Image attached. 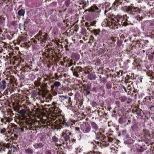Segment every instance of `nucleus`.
Returning a JSON list of instances; mask_svg holds the SVG:
<instances>
[{
	"label": "nucleus",
	"mask_w": 154,
	"mask_h": 154,
	"mask_svg": "<svg viewBox=\"0 0 154 154\" xmlns=\"http://www.w3.org/2000/svg\"><path fill=\"white\" fill-rule=\"evenodd\" d=\"M57 103L53 102L51 104L42 105L38 108L41 112H42L47 113H51L50 118L47 120V122L50 124L55 126L54 128H51L53 130H57L60 129L61 128L69 127L70 125L66 122L64 117L59 114L60 113L62 110L57 106Z\"/></svg>",
	"instance_id": "nucleus-1"
},
{
	"label": "nucleus",
	"mask_w": 154,
	"mask_h": 154,
	"mask_svg": "<svg viewBox=\"0 0 154 154\" xmlns=\"http://www.w3.org/2000/svg\"><path fill=\"white\" fill-rule=\"evenodd\" d=\"M130 0H115L113 3L110 9H114L121 5L122 7V10L126 12L131 15H134L137 13L140 12L141 10L138 7H135L133 5L127 6L130 2Z\"/></svg>",
	"instance_id": "nucleus-4"
},
{
	"label": "nucleus",
	"mask_w": 154,
	"mask_h": 154,
	"mask_svg": "<svg viewBox=\"0 0 154 154\" xmlns=\"http://www.w3.org/2000/svg\"><path fill=\"white\" fill-rule=\"evenodd\" d=\"M140 10H141L140 12H137L135 14H138V13H140L141 12H142L143 11H146V7L145 6H142L141 7V8H138Z\"/></svg>",
	"instance_id": "nucleus-56"
},
{
	"label": "nucleus",
	"mask_w": 154,
	"mask_h": 154,
	"mask_svg": "<svg viewBox=\"0 0 154 154\" xmlns=\"http://www.w3.org/2000/svg\"><path fill=\"white\" fill-rule=\"evenodd\" d=\"M59 99L61 102H63V104H66V101L69 99L68 96L67 95H60L59 96Z\"/></svg>",
	"instance_id": "nucleus-28"
},
{
	"label": "nucleus",
	"mask_w": 154,
	"mask_h": 154,
	"mask_svg": "<svg viewBox=\"0 0 154 154\" xmlns=\"http://www.w3.org/2000/svg\"><path fill=\"white\" fill-rule=\"evenodd\" d=\"M90 124L91 126V127L92 129V130L91 131L92 133H96V132H97L99 130L101 129V128H99L98 125L95 122L93 121H91Z\"/></svg>",
	"instance_id": "nucleus-20"
},
{
	"label": "nucleus",
	"mask_w": 154,
	"mask_h": 154,
	"mask_svg": "<svg viewBox=\"0 0 154 154\" xmlns=\"http://www.w3.org/2000/svg\"><path fill=\"white\" fill-rule=\"evenodd\" d=\"M98 115L95 116V119H99L100 117L102 118L104 117L103 114H104V112L103 111V108H99V109L98 108Z\"/></svg>",
	"instance_id": "nucleus-27"
},
{
	"label": "nucleus",
	"mask_w": 154,
	"mask_h": 154,
	"mask_svg": "<svg viewBox=\"0 0 154 154\" xmlns=\"http://www.w3.org/2000/svg\"><path fill=\"white\" fill-rule=\"evenodd\" d=\"M32 120L30 118V117L29 116V117L25 116L24 118H22L20 116V130L21 131H24V130H27L29 129L33 130L34 129H39L40 128H48L49 129L51 128H54L55 126L52 125L50 124V123L47 122L46 119H42L40 120L39 122H37V124L32 123Z\"/></svg>",
	"instance_id": "nucleus-2"
},
{
	"label": "nucleus",
	"mask_w": 154,
	"mask_h": 154,
	"mask_svg": "<svg viewBox=\"0 0 154 154\" xmlns=\"http://www.w3.org/2000/svg\"><path fill=\"white\" fill-rule=\"evenodd\" d=\"M140 60L137 59H135L133 63V65L137 69L139 70H140L141 68V65L140 63Z\"/></svg>",
	"instance_id": "nucleus-26"
},
{
	"label": "nucleus",
	"mask_w": 154,
	"mask_h": 154,
	"mask_svg": "<svg viewBox=\"0 0 154 154\" xmlns=\"http://www.w3.org/2000/svg\"><path fill=\"white\" fill-rule=\"evenodd\" d=\"M14 110L18 113H19V107L17 105V103L14 106Z\"/></svg>",
	"instance_id": "nucleus-57"
},
{
	"label": "nucleus",
	"mask_w": 154,
	"mask_h": 154,
	"mask_svg": "<svg viewBox=\"0 0 154 154\" xmlns=\"http://www.w3.org/2000/svg\"><path fill=\"white\" fill-rule=\"evenodd\" d=\"M117 39L116 37H112L108 39V42L109 43V44H112V46H113Z\"/></svg>",
	"instance_id": "nucleus-30"
},
{
	"label": "nucleus",
	"mask_w": 154,
	"mask_h": 154,
	"mask_svg": "<svg viewBox=\"0 0 154 154\" xmlns=\"http://www.w3.org/2000/svg\"><path fill=\"white\" fill-rule=\"evenodd\" d=\"M119 123L120 124H124L125 126H126V119L123 117H121L118 120Z\"/></svg>",
	"instance_id": "nucleus-38"
},
{
	"label": "nucleus",
	"mask_w": 154,
	"mask_h": 154,
	"mask_svg": "<svg viewBox=\"0 0 154 154\" xmlns=\"http://www.w3.org/2000/svg\"><path fill=\"white\" fill-rule=\"evenodd\" d=\"M77 117L78 120V121H79L82 120V119H84L85 117V116L84 114V113H82L81 114H79L77 116Z\"/></svg>",
	"instance_id": "nucleus-44"
},
{
	"label": "nucleus",
	"mask_w": 154,
	"mask_h": 154,
	"mask_svg": "<svg viewBox=\"0 0 154 154\" xmlns=\"http://www.w3.org/2000/svg\"><path fill=\"white\" fill-rule=\"evenodd\" d=\"M94 141L95 142V143L96 144V145H97V146L98 147H100L102 148V146L103 145L106 146L105 145L103 144V142H102V143L99 142H97L95 140Z\"/></svg>",
	"instance_id": "nucleus-52"
},
{
	"label": "nucleus",
	"mask_w": 154,
	"mask_h": 154,
	"mask_svg": "<svg viewBox=\"0 0 154 154\" xmlns=\"http://www.w3.org/2000/svg\"><path fill=\"white\" fill-rule=\"evenodd\" d=\"M87 11L91 12L93 13L94 17L95 18H97L99 17L101 11L96 5L94 4L90 7L88 9L85 10V12H86Z\"/></svg>",
	"instance_id": "nucleus-11"
},
{
	"label": "nucleus",
	"mask_w": 154,
	"mask_h": 154,
	"mask_svg": "<svg viewBox=\"0 0 154 154\" xmlns=\"http://www.w3.org/2000/svg\"><path fill=\"white\" fill-rule=\"evenodd\" d=\"M85 18L87 20H89V22H86L85 23V26L87 27V29H89V28L91 26H95L97 21L96 20H91V18L86 16Z\"/></svg>",
	"instance_id": "nucleus-18"
},
{
	"label": "nucleus",
	"mask_w": 154,
	"mask_h": 154,
	"mask_svg": "<svg viewBox=\"0 0 154 154\" xmlns=\"http://www.w3.org/2000/svg\"><path fill=\"white\" fill-rule=\"evenodd\" d=\"M55 152L52 150H47L45 154H55Z\"/></svg>",
	"instance_id": "nucleus-49"
},
{
	"label": "nucleus",
	"mask_w": 154,
	"mask_h": 154,
	"mask_svg": "<svg viewBox=\"0 0 154 154\" xmlns=\"http://www.w3.org/2000/svg\"><path fill=\"white\" fill-rule=\"evenodd\" d=\"M83 86V93L85 95L87 96L90 94L91 87L89 85H84Z\"/></svg>",
	"instance_id": "nucleus-22"
},
{
	"label": "nucleus",
	"mask_w": 154,
	"mask_h": 154,
	"mask_svg": "<svg viewBox=\"0 0 154 154\" xmlns=\"http://www.w3.org/2000/svg\"><path fill=\"white\" fill-rule=\"evenodd\" d=\"M2 89H4L6 87V86L5 85L6 82L5 80H3L2 81Z\"/></svg>",
	"instance_id": "nucleus-64"
},
{
	"label": "nucleus",
	"mask_w": 154,
	"mask_h": 154,
	"mask_svg": "<svg viewBox=\"0 0 154 154\" xmlns=\"http://www.w3.org/2000/svg\"><path fill=\"white\" fill-rule=\"evenodd\" d=\"M72 134L70 131L67 130H64L60 135V142L62 144H67L68 141H70V136Z\"/></svg>",
	"instance_id": "nucleus-9"
},
{
	"label": "nucleus",
	"mask_w": 154,
	"mask_h": 154,
	"mask_svg": "<svg viewBox=\"0 0 154 154\" xmlns=\"http://www.w3.org/2000/svg\"><path fill=\"white\" fill-rule=\"evenodd\" d=\"M104 133V131L102 129L100 130L99 131L94 133L95 134V139L98 140H100L103 142V144L106 146L112 145V143L115 142V139L112 137L108 136L106 137L102 133Z\"/></svg>",
	"instance_id": "nucleus-5"
},
{
	"label": "nucleus",
	"mask_w": 154,
	"mask_h": 154,
	"mask_svg": "<svg viewBox=\"0 0 154 154\" xmlns=\"http://www.w3.org/2000/svg\"><path fill=\"white\" fill-rule=\"evenodd\" d=\"M88 75V79L90 80H94L95 79L96 76L94 73H89V72Z\"/></svg>",
	"instance_id": "nucleus-34"
},
{
	"label": "nucleus",
	"mask_w": 154,
	"mask_h": 154,
	"mask_svg": "<svg viewBox=\"0 0 154 154\" xmlns=\"http://www.w3.org/2000/svg\"><path fill=\"white\" fill-rule=\"evenodd\" d=\"M22 97V95L20 94V116L21 117H22V118H24L25 116L29 117V115L26 111L28 108V102L25 99H20Z\"/></svg>",
	"instance_id": "nucleus-8"
},
{
	"label": "nucleus",
	"mask_w": 154,
	"mask_h": 154,
	"mask_svg": "<svg viewBox=\"0 0 154 154\" xmlns=\"http://www.w3.org/2000/svg\"><path fill=\"white\" fill-rule=\"evenodd\" d=\"M25 152L28 154H32L33 153V150L31 148H28L25 149Z\"/></svg>",
	"instance_id": "nucleus-46"
},
{
	"label": "nucleus",
	"mask_w": 154,
	"mask_h": 154,
	"mask_svg": "<svg viewBox=\"0 0 154 154\" xmlns=\"http://www.w3.org/2000/svg\"><path fill=\"white\" fill-rule=\"evenodd\" d=\"M154 0H139V3H141L142 2H145L147 5L149 6H151L153 5L152 3H151L149 1H153Z\"/></svg>",
	"instance_id": "nucleus-39"
},
{
	"label": "nucleus",
	"mask_w": 154,
	"mask_h": 154,
	"mask_svg": "<svg viewBox=\"0 0 154 154\" xmlns=\"http://www.w3.org/2000/svg\"><path fill=\"white\" fill-rule=\"evenodd\" d=\"M146 74L147 76L149 77V79L151 80L154 79V72L152 71L148 72Z\"/></svg>",
	"instance_id": "nucleus-37"
},
{
	"label": "nucleus",
	"mask_w": 154,
	"mask_h": 154,
	"mask_svg": "<svg viewBox=\"0 0 154 154\" xmlns=\"http://www.w3.org/2000/svg\"><path fill=\"white\" fill-rule=\"evenodd\" d=\"M119 100H120L121 102H124L127 100V98L126 96H123L119 98Z\"/></svg>",
	"instance_id": "nucleus-54"
},
{
	"label": "nucleus",
	"mask_w": 154,
	"mask_h": 154,
	"mask_svg": "<svg viewBox=\"0 0 154 154\" xmlns=\"http://www.w3.org/2000/svg\"><path fill=\"white\" fill-rule=\"evenodd\" d=\"M52 141L54 143H57L58 142V138L56 136H54L52 138Z\"/></svg>",
	"instance_id": "nucleus-58"
},
{
	"label": "nucleus",
	"mask_w": 154,
	"mask_h": 154,
	"mask_svg": "<svg viewBox=\"0 0 154 154\" xmlns=\"http://www.w3.org/2000/svg\"><path fill=\"white\" fill-rule=\"evenodd\" d=\"M86 112L88 113V115L89 114V115H92L93 116L92 117L93 119L94 118V117L95 119V116L98 115V109L97 110H95L94 111H93L92 112H91V109L90 108H88Z\"/></svg>",
	"instance_id": "nucleus-24"
},
{
	"label": "nucleus",
	"mask_w": 154,
	"mask_h": 154,
	"mask_svg": "<svg viewBox=\"0 0 154 154\" xmlns=\"http://www.w3.org/2000/svg\"><path fill=\"white\" fill-rule=\"evenodd\" d=\"M149 60L151 61L152 62L154 61V54H149L148 56Z\"/></svg>",
	"instance_id": "nucleus-48"
},
{
	"label": "nucleus",
	"mask_w": 154,
	"mask_h": 154,
	"mask_svg": "<svg viewBox=\"0 0 154 154\" xmlns=\"http://www.w3.org/2000/svg\"><path fill=\"white\" fill-rule=\"evenodd\" d=\"M132 113L136 115L137 116V118L140 119H143V115L144 113L142 110L138 107L137 106L134 107L132 110Z\"/></svg>",
	"instance_id": "nucleus-14"
},
{
	"label": "nucleus",
	"mask_w": 154,
	"mask_h": 154,
	"mask_svg": "<svg viewBox=\"0 0 154 154\" xmlns=\"http://www.w3.org/2000/svg\"><path fill=\"white\" fill-rule=\"evenodd\" d=\"M135 36V35L132 36L130 38V40L132 42H136L135 45L137 47L142 48L143 47V41L141 40H139L136 39Z\"/></svg>",
	"instance_id": "nucleus-17"
},
{
	"label": "nucleus",
	"mask_w": 154,
	"mask_h": 154,
	"mask_svg": "<svg viewBox=\"0 0 154 154\" xmlns=\"http://www.w3.org/2000/svg\"><path fill=\"white\" fill-rule=\"evenodd\" d=\"M137 142L136 144V150L137 152H143L146 149L147 145L145 141L143 142Z\"/></svg>",
	"instance_id": "nucleus-13"
},
{
	"label": "nucleus",
	"mask_w": 154,
	"mask_h": 154,
	"mask_svg": "<svg viewBox=\"0 0 154 154\" xmlns=\"http://www.w3.org/2000/svg\"><path fill=\"white\" fill-rule=\"evenodd\" d=\"M44 146V145L42 143H35L33 145V146L35 149L41 148Z\"/></svg>",
	"instance_id": "nucleus-36"
},
{
	"label": "nucleus",
	"mask_w": 154,
	"mask_h": 154,
	"mask_svg": "<svg viewBox=\"0 0 154 154\" xmlns=\"http://www.w3.org/2000/svg\"><path fill=\"white\" fill-rule=\"evenodd\" d=\"M105 52L106 51L104 49L100 48L98 51V53L99 55L106 54V53H105Z\"/></svg>",
	"instance_id": "nucleus-47"
},
{
	"label": "nucleus",
	"mask_w": 154,
	"mask_h": 154,
	"mask_svg": "<svg viewBox=\"0 0 154 154\" xmlns=\"http://www.w3.org/2000/svg\"><path fill=\"white\" fill-rule=\"evenodd\" d=\"M52 79H55L56 80H58L59 81H60V78L58 75V72H56L54 74V76L51 77Z\"/></svg>",
	"instance_id": "nucleus-43"
},
{
	"label": "nucleus",
	"mask_w": 154,
	"mask_h": 154,
	"mask_svg": "<svg viewBox=\"0 0 154 154\" xmlns=\"http://www.w3.org/2000/svg\"><path fill=\"white\" fill-rule=\"evenodd\" d=\"M107 76L106 78H103L100 79V82L105 84L106 82V78L108 77V75H107Z\"/></svg>",
	"instance_id": "nucleus-60"
},
{
	"label": "nucleus",
	"mask_w": 154,
	"mask_h": 154,
	"mask_svg": "<svg viewBox=\"0 0 154 154\" xmlns=\"http://www.w3.org/2000/svg\"><path fill=\"white\" fill-rule=\"evenodd\" d=\"M127 131V130L125 129L122 130L120 131V132L119 133V135H120V134H122V135H126V134H126Z\"/></svg>",
	"instance_id": "nucleus-62"
},
{
	"label": "nucleus",
	"mask_w": 154,
	"mask_h": 154,
	"mask_svg": "<svg viewBox=\"0 0 154 154\" xmlns=\"http://www.w3.org/2000/svg\"><path fill=\"white\" fill-rule=\"evenodd\" d=\"M60 85L61 83L60 82L56 81L53 85L51 86V88L53 90H56L60 86Z\"/></svg>",
	"instance_id": "nucleus-29"
},
{
	"label": "nucleus",
	"mask_w": 154,
	"mask_h": 154,
	"mask_svg": "<svg viewBox=\"0 0 154 154\" xmlns=\"http://www.w3.org/2000/svg\"><path fill=\"white\" fill-rule=\"evenodd\" d=\"M74 70L73 75L77 77H80V76H82V75H83L84 73L88 74L89 73L88 70L84 71L80 66H76L75 67Z\"/></svg>",
	"instance_id": "nucleus-12"
},
{
	"label": "nucleus",
	"mask_w": 154,
	"mask_h": 154,
	"mask_svg": "<svg viewBox=\"0 0 154 154\" xmlns=\"http://www.w3.org/2000/svg\"><path fill=\"white\" fill-rule=\"evenodd\" d=\"M64 63L63 61H61L60 62L62 65H64V63H66V66L68 67H70L72 66L73 64L75 65V62H73V60L72 59H70L67 57H64L63 59Z\"/></svg>",
	"instance_id": "nucleus-16"
},
{
	"label": "nucleus",
	"mask_w": 154,
	"mask_h": 154,
	"mask_svg": "<svg viewBox=\"0 0 154 154\" xmlns=\"http://www.w3.org/2000/svg\"><path fill=\"white\" fill-rule=\"evenodd\" d=\"M150 110L149 111V114L154 112V106L151 105L149 107Z\"/></svg>",
	"instance_id": "nucleus-59"
},
{
	"label": "nucleus",
	"mask_w": 154,
	"mask_h": 154,
	"mask_svg": "<svg viewBox=\"0 0 154 154\" xmlns=\"http://www.w3.org/2000/svg\"><path fill=\"white\" fill-rule=\"evenodd\" d=\"M81 131L85 134L89 133L91 130V126L88 123H83L80 126Z\"/></svg>",
	"instance_id": "nucleus-15"
},
{
	"label": "nucleus",
	"mask_w": 154,
	"mask_h": 154,
	"mask_svg": "<svg viewBox=\"0 0 154 154\" xmlns=\"http://www.w3.org/2000/svg\"><path fill=\"white\" fill-rule=\"evenodd\" d=\"M143 135L139 136V137L136 139V141L139 142H143L145 141L147 146L151 144L150 141V134L149 130L144 129L142 132Z\"/></svg>",
	"instance_id": "nucleus-7"
},
{
	"label": "nucleus",
	"mask_w": 154,
	"mask_h": 154,
	"mask_svg": "<svg viewBox=\"0 0 154 154\" xmlns=\"http://www.w3.org/2000/svg\"><path fill=\"white\" fill-rule=\"evenodd\" d=\"M106 88L107 89H111L112 87V84L110 82H108L106 85Z\"/></svg>",
	"instance_id": "nucleus-53"
},
{
	"label": "nucleus",
	"mask_w": 154,
	"mask_h": 154,
	"mask_svg": "<svg viewBox=\"0 0 154 154\" xmlns=\"http://www.w3.org/2000/svg\"><path fill=\"white\" fill-rule=\"evenodd\" d=\"M133 88H132L131 87V85H129L127 87V89L128 90L127 93L128 95H130L131 94L133 93L132 91L133 90Z\"/></svg>",
	"instance_id": "nucleus-45"
},
{
	"label": "nucleus",
	"mask_w": 154,
	"mask_h": 154,
	"mask_svg": "<svg viewBox=\"0 0 154 154\" xmlns=\"http://www.w3.org/2000/svg\"><path fill=\"white\" fill-rule=\"evenodd\" d=\"M151 101V98L149 96H146L144 98L143 100V102L144 103V104H146L149 103Z\"/></svg>",
	"instance_id": "nucleus-41"
},
{
	"label": "nucleus",
	"mask_w": 154,
	"mask_h": 154,
	"mask_svg": "<svg viewBox=\"0 0 154 154\" xmlns=\"http://www.w3.org/2000/svg\"><path fill=\"white\" fill-rule=\"evenodd\" d=\"M74 108L75 110H78L79 109H83L84 108V106L83 105L82 103L79 100L76 101V103L74 106Z\"/></svg>",
	"instance_id": "nucleus-25"
},
{
	"label": "nucleus",
	"mask_w": 154,
	"mask_h": 154,
	"mask_svg": "<svg viewBox=\"0 0 154 154\" xmlns=\"http://www.w3.org/2000/svg\"><path fill=\"white\" fill-rule=\"evenodd\" d=\"M34 38L31 39L32 42H27V39L26 34H23L20 36V46L25 49H28L32 44V42L35 44H40L42 45H44L46 41L48 38V35L45 32L44 29L40 30L36 35L34 36Z\"/></svg>",
	"instance_id": "nucleus-3"
},
{
	"label": "nucleus",
	"mask_w": 154,
	"mask_h": 154,
	"mask_svg": "<svg viewBox=\"0 0 154 154\" xmlns=\"http://www.w3.org/2000/svg\"><path fill=\"white\" fill-rule=\"evenodd\" d=\"M100 32V29H94L93 31V34L96 37L99 36Z\"/></svg>",
	"instance_id": "nucleus-40"
},
{
	"label": "nucleus",
	"mask_w": 154,
	"mask_h": 154,
	"mask_svg": "<svg viewBox=\"0 0 154 154\" xmlns=\"http://www.w3.org/2000/svg\"><path fill=\"white\" fill-rule=\"evenodd\" d=\"M42 55L43 56V58L45 60H47L48 58L50 57V56L48 54L46 53V52H43L42 53Z\"/></svg>",
	"instance_id": "nucleus-42"
},
{
	"label": "nucleus",
	"mask_w": 154,
	"mask_h": 154,
	"mask_svg": "<svg viewBox=\"0 0 154 154\" xmlns=\"http://www.w3.org/2000/svg\"><path fill=\"white\" fill-rule=\"evenodd\" d=\"M20 66H21V68L20 69V71L21 72L20 74L21 75V77H20V80L21 79H24L25 78L24 74L23 73L27 72L29 70V66L27 65L26 61H25L24 59L22 58L20 56Z\"/></svg>",
	"instance_id": "nucleus-10"
},
{
	"label": "nucleus",
	"mask_w": 154,
	"mask_h": 154,
	"mask_svg": "<svg viewBox=\"0 0 154 154\" xmlns=\"http://www.w3.org/2000/svg\"><path fill=\"white\" fill-rule=\"evenodd\" d=\"M78 3L80 5H82L81 6L83 9H85V8L88 7L89 5V1L88 0H78Z\"/></svg>",
	"instance_id": "nucleus-23"
},
{
	"label": "nucleus",
	"mask_w": 154,
	"mask_h": 154,
	"mask_svg": "<svg viewBox=\"0 0 154 154\" xmlns=\"http://www.w3.org/2000/svg\"><path fill=\"white\" fill-rule=\"evenodd\" d=\"M113 20V18H109L106 19L104 21L102 22L101 25L103 27H110L112 26V27H113L114 26L113 25L114 23H113L112 21Z\"/></svg>",
	"instance_id": "nucleus-19"
},
{
	"label": "nucleus",
	"mask_w": 154,
	"mask_h": 154,
	"mask_svg": "<svg viewBox=\"0 0 154 154\" xmlns=\"http://www.w3.org/2000/svg\"><path fill=\"white\" fill-rule=\"evenodd\" d=\"M71 3L70 0H66L65 2V5L67 7H69Z\"/></svg>",
	"instance_id": "nucleus-61"
},
{
	"label": "nucleus",
	"mask_w": 154,
	"mask_h": 154,
	"mask_svg": "<svg viewBox=\"0 0 154 154\" xmlns=\"http://www.w3.org/2000/svg\"><path fill=\"white\" fill-rule=\"evenodd\" d=\"M72 59L74 60V62H75V61H77L80 58V55L77 53L74 54H72Z\"/></svg>",
	"instance_id": "nucleus-33"
},
{
	"label": "nucleus",
	"mask_w": 154,
	"mask_h": 154,
	"mask_svg": "<svg viewBox=\"0 0 154 154\" xmlns=\"http://www.w3.org/2000/svg\"><path fill=\"white\" fill-rule=\"evenodd\" d=\"M131 129L133 131H137L139 128V123L136 121L134 122L133 125L131 126Z\"/></svg>",
	"instance_id": "nucleus-31"
},
{
	"label": "nucleus",
	"mask_w": 154,
	"mask_h": 154,
	"mask_svg": "<svg viewBox=\"0 0 154 154\" xmlns=\"http://www.w3.org/2000/svg\"><path fill=\"white\" fill-rule=\"evenodd\" d=\"M133 139H131L130 136L128 134H126L125 136V137L124 138V143L127 144H131L133 143V141H134L136 139H137L136 137H135L134 138V137H133Z\"/></svg>",
	"instance_id": "nucleus-21"
},
{
	"label": "nucleus",
	"mask_w": 154,
	"mask_h": 154,
	"mask_svg": "<svg viewBox=\"0 0 154 154\" xmlns=\"http://www.w3.org/2000/svg\"><path fill=\"white\" fill-rule=\"evenodd\" d=\"M17 116H16V119H15V122H16L17 124H19V116H18V114H17Z\"/></svg>",
	"instance_id": "nucleus-63"
},
{
	"label": "nucleus",
	"mask_w": 154,
	"mask_h": 154,
	"mask_svg": "<svg viewBox=\"0 0 154 154\" xmlns=\"http://www.w3.org/2000/svg\"><path fill=\"white\" fill-rule=\"evenodd\" d=\"M68 98H69V99H68V100H67V101H66V104L68 103V105L69 106H72V102H71V97H69L68 96Z\"/></svg>",
	"instance_id": "nucleus-55"
},
{
	"label": "nucleus",
	"mask_w": 154,
	"mask_h": 154,
	"mask_svg": "<svg viewBox=\"0 0 154 154\" xmlns=\"http://www.w3.org/2000/svg\"><path fill=\"white\" fill-rule=\"evenodd\" d=\"M83 150V149L80 147H78L76 150L75 152V154H79L81 153Z\"/></svg>",
	"instance_id": "nucleus-51"
},
{
	"label": "nucleus",
	"mask_w": 154,
	"mask_h": 154,
	"mask_svg": "<svg viewBox=\"0 0 154 154\" xmlns=\"http://www.w3.org/2000/svg\"><path fill=\"white\" fill-rule=\"evenodd\" d=\"M85 154H103L102 152L99 151H91Z\"/></svg>",
	"instance_id": "nucleus-50"
},
{
	"label": "nucleus",
	"mask_w": 154,
	"mask_h": 154,
	"mask_svg": "<svg viewBox=\"0 0 154 154\" xmlns=\"http://www.w3.org/2000/svg\"><path fill=\"white\" fill-rule=\"evenodd\" d=\"M146 16L149 17H154V8L150 10L149 12L147 13L146 14Z\"/></svg>",
	"instance_id": "nucleus-32"
},
{
	"label": "nucleus",
	"mask_w": 154,
	"mask_h": 154,
	"mask_svg": "<svg viewBox=\"0 0 154 154\" xmlns=\"http://www.w3.org/2000/svg\"><path fill=\"white\" fill-rule=\"evenodd\" d=\"M128 18L126 15L123 16L117 15L115 17L116 20L113 19L112 20L113 23H114L113 24V26L118 28L119 27H121V26H126L129 25L131 23L128 20Z\"/></svg>",
	"instance_id": "nucleus-6"
},
{
	"label": "nucleus",
	"mask_w": 154,
	"mask_h": 154,
	"mask_svg": "<svg viewBox=\"0 0 154 154\" xmlns=\"http://www.w3.org/2000/svg\"><path fill=\"white\" fill-rule=\"evenodd\" d=\"M102 87H98L97 86L91 88V91L94 93H97L98 92L99 90Z\"/></svg>",
	"instance_id": "nucleus-35"
}]
</instances>
